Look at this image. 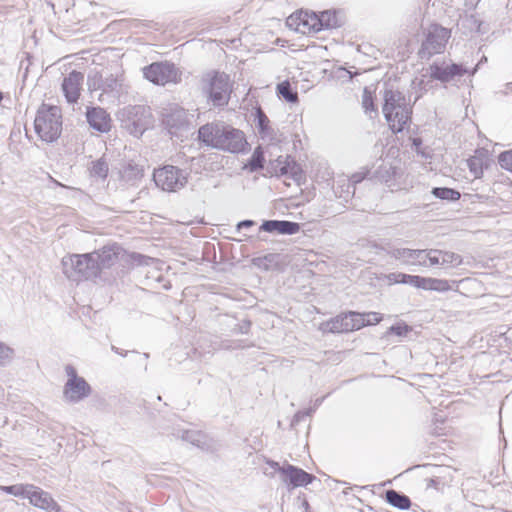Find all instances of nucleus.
I'll list each match as a JSON object with an SVG mask.
<instances>
[{
    "label": "nucleus",
    "mask_w": 512,
    "mask_h": 512,
    "mask_svg": "<svg viewBox=\"0 0 512 512\" xmlns=\"http://www.w3.org/2000/svg\"><path fill=\"white\" fill-rule=\"evenodd\" d=\"M360 313L350 311L343 313L331 320L321 324L320 329L323 332L330 333H345L354 330H359L363 327V322Z\"/></svg>",
    "instance_id": "obj_9"
},
{
    "label": "nucleus",
    "mask_w": 512,
    "mask_h": 512,
    "mask_svg": "<svg viewBox=\"0 0 512 512\" xmlns=\"http://www.w3.org/2000/svg\"><path fill=\"white\" fill-rule=\"evenodd\" d=\"M65 372L67 374V377H68V380L66 383H73L75 381H78L79 379H81L82 377L78 376L77 375V371L76 369L72 366V365H67L65 367Z\"/></svg>",
    "instance_id": "obj_43"
},
{
    "label": "nucleus",
    "mask_w": 512,
    "mask_h": 512,
    "mask_svg": "<svg viewBox=\"0 0 512 512\" xmlns=\"http://www.w3.org/2000/svg\"><path fill=\"white\" fill-rule=\"evenodd\" d=\"M35 131L46 142L58 139L62 131V115L58 106L42 104L34 121Z\"/></svg>",
    "instance_id": "obj_4"
},
{
    "label": "nucleus",
    "mask_w": 512,
    "mask_h": 512,
    "mask_svg": "<svg viewBox=\"0 0 512 512\" xmlns=\"http://www.w3.org/2000/svg\"><path fill=\"white\" fill-rule=\"evenodd\" d=\"M99 80L101 81V91L102 94L100 95L99 100L103 101L101 99V96L103 95H109L112 98H116L119 96L121 92L122 84L121 82L112 74L106 76L105 78L99 77Z\"/></svg>",
    "instance_id": "obj_21"
},
{
    "label": "nucleus",
    "mask_w": 512,
    "mask_h": 512,
    "mask_svg": "<svg viewBox=\"0 0 512 512\" xmlns=\"http://www.w3.org/2000/svg\"><path fill=\"white\" fill-rule=\"evenodd\" d=\"M360 316L362 318V320L360 321L363 322V327L367 325L377 324L382 319L380 314L376 312L360 313Z\"/></svg>",
    "instance_id": "obj_37"
},
{
    "label": "nucleus",
    "mask_w": 512,
    "mask_h": 512,
    "mask_svg": "<svg viewBox=\"0 0 512 512\" xmlns=\"http://www.w3.org/2000/svg\"><path fill=\"white\" fill-rule=\"evenodd\" d=\"M362 105L366 112L369 111H376L373 103V96L372 94L367 90V88L364 89L363 96H362Z\"/></svg>",
    "instance_id": "obj_39"
},
{
    "label": "nucleus",
    "mask_w": 512,
    "mask_h": 512,
    "mask_svg": "<svg viewBox=\"0 0 512 512\" xmlns=\"http://www.w3.org/2000/svg\"><path fill=\"white\" fill-rule=\"evenodd\" d=\"M84 75L78 71H72L62 82V91L68 103H76L80 97Z\"/></svg>",
    "instance_id": "obj_13"
},
{
    "label": "nucleus",
    "mask_w": 512,
    "mask_h": 512,
    "mask_svg": "<svg viewBox=\"0 0 512 512\" xmlns=\"http://www.w3.org/2000/svg\"><path fill=\"white\" fill-rule=\"evenodd\" d=\"M189 172L173 165L155 169L153 180L157 187L167 192H176L185 187Z\"/></svg>",
    "instance_id": "obj_7"
},
{
    "label": "nucleus",
    "mask_w": 512,
    "mask_h": 512,
    "mask_svg": "<svg viewBox=\"0 0 512 512\" xmlns=\"http://www.w3.org/2000/svg\"><path fill=\"white\" fill-rule=\"evenodd\" d=\"M400 277L402 279L401 280L402 284H408L413 287L421 288V289L424 288L425 277H421L418 275H409V274H405V273H403V276H400Z\"/></svg>",
    "instance_id": "obj_35"
},
{
    "label": "nucleus",
    "mask_w": 512,
    "mask_h": 512,
    "mask_svg": "<svg viewBox=\"0 0 512 512\" xmlns=\"http://www.w3.org/2000/svg\"><path fill=\"white\" fill-rule=\"evenodd\" d=\"M27 499L30 504L46 512H60L61 507L53 499L50 493L34 485H29Z\"/></svg>",
    "instance_id": "obj_12"
},
{
    "label": "nucleus",
    "mask_w": 512,
    "mask_h": 512,
    "mask_svg": "<svg viewBox=\"0 0 512 512\" xmlns=\"http://www.w3.org/2000/svg\"><path fill=\"white\" fill-rule=\"evenodd\" d=\"M91 393V387L84 378L78 381L66 383L63 395L66 401L77 403L88 397Z\"/></svg>",
    "instance_id": "obj_18"
},
{
    "label": "nucleus",
    "mask_w": 512,
    "mask_h": 512,
    "mask_svg": "<svg viewBox=\"0 0 512 512\" xmlns=\"http://www.w3.org/2000/svg\"><path fill=\"white\" fill-rule=\"evenodd\" d=\"M29 485L30 484H16L11 486H0V490L4 491L7 494H11L14 496H22L27 498V495L29 493Z\"/></svg>",
    "instance_id": "obj_31"
},
{
    "label": "nucleus",
    "mask_w": 512,
    "mask_h": 512,
    "mask_svg": "<svg viewBox=\"0 0 512 512\" xmlns=\"http://www.w3.org/2000/svg\"><path fill=\"white\" fill-rule=\"evenodd\" d=\"M198 138L206 146L230 153H241L248 142L243 131L223 122H212L201 126Z\"/></svg>",
    "instance_id": "obj_1"
},
{
    "label": "nucleus",
    "mask_w": 512,
    "mask_h": 512,
    "mask_svg": "<svg viewBox=\"0 0 512 512\" xmlns=\"http://www.w3.org/2000/svg\"><path fill=\"white\" fill-rule=\"evenodd\" d=\"M499 164L503 169L512 172V150L499 155Z\"/></svg>",
    "instance_id": "obj_38"
},
{
    "label": "nucleus",
    "mask_w": 512,
    "mask_h": 512,
    "mask_svg": "<svg viewBox=\"0 0 512 512\" xmlns=\"http://www.w3.org/2000/svg\"><path fill=\"white\" fill-rule=\"evenodd\" d=\"M200 86L215 106H224L228 103L231 83L226 73L209 71L201 77Z\"/></svg>",
    "instance_id": "obj_5"
},
{
    "label": "nucleus",
    "mask_w": 512,
    "mask_h": 512,
    "mask_svg": "<svg viewBox=\"0 0 512 512\" xmlns=\"http://www.w3.org/2000/svg\"><path fill=\"white\" fill-rule=\"evenodd\" d=\"M85 114L92 129L101 133L108 132L111 129V117L104 108L87 107Z\"/></svg>",
    "instance_id": "obj_16"
},
{
    "label": "nucleus",
    "mask_w": 512,
    "mask_h": 512,
    "mask_svg": "<svg viewBox=\"0 0 512 512\" xmlns=\"http://www.w3.org/2000/svg\"><path fill=\"white\" fill-rule=\"evenodd\" d=\"M120 176L125 182L133 184L135 181L142 178L143 170L139 165L129 163L120 171Z\"/></svg>",
    "instance_id": "obj_25"
},
{
    "label": "nucleus",
    "mask_w": 512,
    "mask_h": 512,
    "mask_svg": "<svg viewBox=\"0 0 512 512\" xmlns=\"http://www.w3.org/2000/svg\"><path fill=\"white\" fill-rule=\"evenodd\" d=\"M432 194L439 199L456 201L460 198V193L452 188L447 187H435L432 190Z\"/></svg>",
    "instance_id": "obj_28"
},
{
    "label": "nucleus",
    "mask_w": 512,
    "mask_h": 512,
    "mask_svg": "<svg viewBox=\"0 0 512 512\" xmlns=\"http://www.w3.org/2000/svg\"><path fill=\"white\" fill-rule=\"evenodd\" d=\"M13 357V349L0 342V364L9 362Z\"/></svg>",
    "instance_id": "obj_40"
},
{
    "label": "nucleus",
    "mask_w": 512,
    "mask_h": 512,
    "mask_svg": "<svg viewBox=\"0 0 512 512\" xmlns=\"http://www.w3.org/2000/svg\"><path fill=\"white\" fill-rule=\"evenodd\" d=\"M145 79L156 85L177 84L181 81V72L168 61L154 62L143 68Z\"/></svg>",
    "instance_id": "obj_8"
},
{
    "label": "nucleus",
    "mask_w": 512,
    "mask_h": 512,
    "mask_svg": "<svg viewBox=\"0 0 512 512\" xmlns=\"http://www.w3.org/2000/svg\"><path fill=\"white\" fill-rule=\"evenodd\" d=\"M423 289L444 292L450 290L451 287L448 280L425 277Z\"/></svg>",
    "instance_id": "obj_26"
},
{
    "label": "nucleus",
    "mask_w": 512,
    "mask_h": 512,
    "mask_svg": "<svg viewBox=\"0 0 512 512\" xmlns=\"http://www.w3.org/2000/svg\"><path fill=\"white\" fill-rule=\"evenodd\" d=\"M318 16V23H316L317 32L323 29L336 28L341 25V21L335 11H323Z\"/></svg>",
    "instance_id": "obj_22"
},
{
    "label": "nucleus",
    "mask_w": 512,
    "mask_h": 512,
    "mask_svg": "<svg viewBox=\"0 0 512 512\" xmlns=\"http://www.w3.org/2000/svg\"><path fill=\"white\" fill-rule=\"evenodd\" d=\"M267 463H268L272 468L277 469V470L280 472V469H281L282 467H280V466H279V464H278L277 462H274V461H268Z\"/></svg>",
    "instance_id": "obj_48"
},
{
    "label": "nucleus",
    "mask_w": 512,
    "mask_h": 512,
    "mask_svg": "<svg viewBox=\"0 0 512 512\" xmlns=\"http://www.w3.org/2000/svg\"><path fill=\"white\" fill-rule=\"evenodd\" d=\"M386 501L393 507L405 510L410 508V498L396 490L390 489L385 492Z\"/></svg>",
    "instance_id": "obj_23"
},
{
    "label": "nucleus",
    "mask_w": 512,
    "mask_h": 512,
    "mask_svg": "<svg viewBox=\"0 0 512 512\" xmlns=\"http://www.w3.org/2000/svg\"><path fill=\"white\" fill-rule=\"evenodd\" d=\"M255 224L253 220H243L237 224L238 229L249 228Z\"/></svg>",
    "instance_id": "obj_47"
},
{
    "label": "nucleus",
    "mask_w": 512,
    "mask_h": 512,
    "mask_svg": "<svg viewBox=\"0 0 512 512\" xmlns=\"http://www.w3.org/2000/svg\"><path fill=\"white\" fill-rule=\"evenodd\" d=\"M112 350H113L115 353H117V354H119V355H121V356H126V354H127V352H125V353H124V352H122L119 348H117V347H115V346H112Z\"/></svg>",
    "instance_id": "obj_49"
},
{
    "label": "nucleus",
    "mask_w": 512,
    "mask_h": 512,
    "mask_svg": "<svg viewBox=\"0 0 512 512\" xmlns=\"http://www.w3.org/2000/svg\"><path fill=\"white\" fill-rule=\"evenodd\" d=\"M398 276H403V273H390L388 275V280L391 282V283H401V277H398Z\"/></svg>",
    "instance_id": "obj_45"
},
{
    "label": "nucleus",
    "mask_w": 512,
    "mask_h": 512,
    "mask_svg": "<svg viewBox=\"0 0 512 512\" xmlns=\"http://www.w3.org/2000/svg\"><path fill=\"white\" fill-rule=\"evenodd\" d=\"M342 185H338L335 188V195L345 202H348L355 194V186L350 181L343 180Z\"/></svg>",
    "instance_id": "obj_29"
},
{
    "label": "nucleus",
    "mask_w": 512,
    "mask_h": 512,
    "mask_svg": "<svg viewBox=\"0 0 512 512\" xmlns=\"http://www.w3.org/2000/svg\"><path fill=\"white\" fill-rule=\"evenodd\" d=\"M364 175L362 174H354L350 179L347 181H350V183L355 186V184L361 182L364 179Z\"/></svg>",
    "instance_id": "obj_46"
},
{
    "label": "nucleus",
    "mask_w": 512,
    "mask_h": 512,
    "mask_svg": "<svg viewBox=\"0 0 512 512\" xmlns=\"http://www.w3.org/2000/svg\"><path fill=\"white\" fill-rule=\"evenodd\" d=\"M260 229L269 233L294 235L299 232L300 225L296 222L286 220H266L262 223Z\"/></svg>",
    "instance_id": "obj_20"
},
{
    "label": "nucleus",
    "mask_w": 512,
    "mask_h": 512,
    "mask_svg": "<svg viewBox=\"0 0 512 512\" xmlns=\"http://www.w3.org/2000/svg\"><path fill=\"white\" fill-rule=\"evenodd\" d=\"M423 35L418 55L422 60H429L432 56L444 52L451 31L441 25L432 24L423 31Z\"/></svg>",
    "instance_id": "obj_6"
},
{
    "label": "nucleus",
    "mask_w": 512,
    "mask_h": 512,
    "mask_svg": "<svg viewBox=\"0 0 512 512\" xmlns=\"http://www.w3.org/2000/svg\"><path fill=\"white\" fill-rule=\"evenodd\" d=\"M424 253L425 249L394 248L390 251V255L402 264L428 267L424 261Z\"/></svg>",
    "instance_id": "obj_15"
},
{
    "label": "nucleus",
    "mask_w": 512,
    "mask_h": 512,
    "mask_svg": "<svg viewBox=\"0 0 512 512\" xmlns=\"http://www.w3.org/2000/svg\"><path fill=\"white\" fill-rule=\"evenodd\" d=\"M99 77H102L99 74H95L93 77L88 78V88L90 91L101 90V81Z\"/></svg>",
    "instance_id": "obj_42"
},
{
    "label": "nucleus",
    "mask_w": 512,
    "mask_h": 512,
    "mask_svg": "<svg viewBox=\"0 0 512 512\" xmlns=\"http://www.w3.org/2000/svg\"><path fill=\"white\" fill-rule=\"evenodd\" d=\"M126 128L134 136H141L150 125L151 114L148 108L136 105L126 110Z\"/></svg>",
    "instance_id": "obj_10"
},
{
    "label": "nucleus",
    "mask_w": 512,
    "mask_h": 512,
    "mask_svg": "<svg viewBox=\"0 0 512 512\" xmlns=\"http://www.w3.org/2000/svg\"><path fill=\"white\" fill-rule=\"evenodd\" d=\"M137 258H139V259H143L144 261H143L142 263H144V264H146V265H148V262L152 260L151 258H145L144 256H142V255H140V254H139V255H137Z\"/></svg>",
    "instance_id": "obj_50"
},
{
    "label": "nucleus",
    "mask_w": 512,
    "mask_h": 512,
    "mask_svg": "<svg viewBox=\"0 0 512 512\" xmlns=\"http://www.w3.org/2000/svg\"><path fill=\"white\" fill-rule=\"evenodd\" d=\"M411 328L407 325H393L390 327V332L397 336H406Z\"/></svg>",
    "instance_id": "obj_41"
},
{
    "label": "nucleus",
    "mask_w": 512,
    "mask_h": 512,
    "mask_svg": "<svg viewBox=\"0 0 512 512\" xmlns=\"http://www.w3.org/2000/svg\"><path fill=\"white\" fill-rule=\"evenodd\" d=\"M441 258L442 265L444 264H454L460 265L462 263V258L459 254L450 251H442L441 250Z\"/></svg>",
    "instance_id": "obj_36"
},
{
    "label": "nucleus",
    "mask_w": 512,
    "mask_h": 512,
    "mask_svg": "<svg viewBox=\"0 0 512 512\" xmlns=\"http://www.w3.org/2000/svg\"><path fill=\"white\" fill-rule=\"evenodd\" d=\"M255 120L258 133L261 135V137H270L273 133V130L270 127V120L261 108L256 110Z\"/></svg>",
    "instance_id": "obj_24"
},
{
    "label": "nucleus",
    "mask_w": 512,
    "mask_h": 512,
    "mask_svg": "<svg viewBox=\"0 0 512 512\" xmlns=\"http://www.w3.org/2000/svg\"><path fill=\"white\" fill-rule=\"evenodd\" d=\"M121 248L118 245L104 246L101 250L92 252L96 256V264L98 266V274L101 275L102 271L112 267L117 261Z\"/></svg>",
    "instance_id": "obj_17"
},
{
    "label": "nucleus",
    "mask_w": 512,
    "mask_h": 512,
    "mask_svg": "<svg viewBox=\"0 0 512 512\" xmlns=\"http://www.w3.org/2000/svg\"><path fill=\"white\" fill-rule=\"evenodd\" d=\"M424 261L428 266L442 265L441 250L438 249H425Z\"/></svg>",
    "instance_id": "obj_34"
},
{
    "label": "nucleus",
    "mask_w": 512,
    "mask_h": 512,
    "mask_svg": "<svg viewBox=\"0 0 512 512\" xmlns=\"http://www.w3.org/2000/svg\"><path fill=\"white\" fill-rule=\"evenodd\" d=\"M277 92L289 103H296L298 101V94L292 90L291 84L288 81L279 83L277 85Z\"/></svg>",
    "instance_id": "obj_27"
},
{
    "label": "nucleus",
    "mask_w": 512,
    "mask_h": 512,
    "mask_svg": "<svg viewBox=\"0 0 512 512\" xmlns=\"http://www.w3.org/2000/svg\"><path fill=\"white\" fill-rule=\"evenodd\" d=\"M248 166L250 171H258L263 168L264 166V153L262 148L259 146L255 148L249 162Z\"/></svg>",
    "instance_id": "obj_30"
},
{
    "label": "nucleus",
    "mask_w": 512,
    "mask_h": 512,
    "mask_svg": "<svg viewBox=\"0 0 512 512\" xmlns=\"http://www.w3.org/2000/svg\"><path fill=\"white\" fill-rule=\"evenodd\" d=\"M468 70L461 64H451L446 66H440L437 64L430 66V75L432 78L441 82H448L456 76H462L467 73Z\"/></svg>",
    "instance_id": "obj_19"
},
{
    "label": "nucleus",
    "mask_w": 512,
    "mask_h": 512,
    "mask_svg": "<svg viewBox=\"0 0 512 512\" xmlns=\"http://www.w3.org/2000/svg\"><path fill=\"white\" fill-rule=\"evenodd\" d=\"M108 170V164L106 163V161L103 159H99L92 163L90 173L92 176L105 179L108 175Z\"/></svg>",
    "instance_id": "obj_32"
},
{
    "label": "nucleus",
    "mask_w": 512,
    "mask_h": 512,
    "mask_svg": "<svg viewBox=\"0 0 512 512\" xmlns=\"http://www.w3.org/2000/svg\"><path fill=\"white\" fill-rule=\"evenodd\" d=\"M467 166L475 179L483 175V162L478 157H471L467 160Z\"/></svg>",
    "instance_id": "obj_33"
},
{
    "label": "nucleus",
    "mask_w": 512,
    "mask_h": 512,
    "mask_svg": "<svg viewBox=\"0 0 512 512\" xmlns=\"http://www.w3.org/2000/svg\"><path fill=\"white\" fill-rule=\"evenodd\" d=\"M278 169L277 171L281 174V175H285V174H288L290 172L293 171V168H294V164L291 166L290 162H282L280 160V158L278 159Z\"/></svg>",
    "instance_id": "obj_44"
},
{
    "label": "nucleus",
    "mask_w": 512,
    "mask_h": 512,
    "mask_svg": "<svg viewBox=\"0 0 512 512\" xmlns=\"http://www.w3.org/2000/svg\"><path fill=\"white\" fill-rule=\"evenodd\" d=\"M318 16L315 13L308 12H295L286 19V25L291 30H294L303 35L310 33H317L316 23Z\"/></svg>",
    "instance_id": "obj_11"
},
{
    "label": "nucleus",
    "mask_w": 512,
    "mask_h": 512,
    "mask_svg": "<svg viewBox=\"0 0 512 512\" xmlns=\"http://www.w3.org/2000/svg\"><path fill=\"white\" fill-rule=\"evenodd\" d=\"M382 111L394 133L403 131L411 119L412 109L405 96L399 91H385Z\"/></svg>",
    "instance_id": "obj_2"
},
{
    "label": "nucleus",
    "mask_w": 512,
    "mask_h": 512,
    "mask_svg": "<svg viewBox=\"0 0 512 512\" xmlns=\"http://www.w3.org/2000/svg\"><path fill=\"white\" fill-rule=\"evenodd\" d=\"M96 256L91 253L73 254L62 258V270L73 281L91 280L99 277Z\"/></svg>",
    "instance_id": "obj_3"
},
{
    "label": "nucleus",
    "mask_w": 512,
    "mask_h": 512,
    "mask_svg": "<svg viewBox=\"0 0 512 512\" xmlns=\"http://www.w3.org/2000/svg\"><path fill=\"white\" fill-rule=\"evenodd\" d=\"M186 439H190L192 443H195V440L192 438H188V436L186 437Z\"/></svg>",
    "instance_id": "obj_51"
},
{
    "label": "nucleus",
    "mask_w": 512,
    "mask_h": 512,
    "mask_svg": "<svg viewBox=\"0 0 512 512\" xmlns=\"http://www.w3.org/2000/svg\"><path fill=\"white\" fill-rule=\"evenodd\" d=\"M282 480L294 487L306 486L311 483L315 476L307 473L301 468L287 464L280 469Z\"/></svg>",
    "instance_id": "obj_14"
}]
</instances>
